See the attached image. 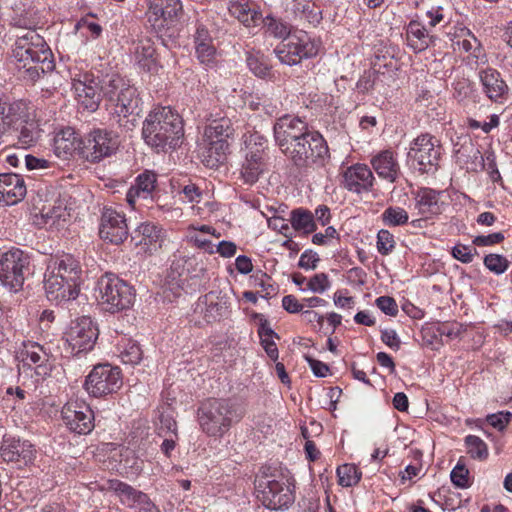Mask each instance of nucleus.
<instances>
[{"instance_id":"obj_24","label":"nucleus","mask_w":512,"mask_h":512,"mask_svg":"<svg viewBox=\"0 0 512 512\" xmlns=\"http://www.w3.org/2000/svg\"><path fill=\"white\" fill-rule=\"evenodd\" d=\"M27 194L23 177L16 173L0 174V205L11 206L20 202Z\"/></svg>"},{"instance_id":"obj_4","label":"nucleus","mask_w":512,"mask_h":512,"mask_svg":"<svg viewBox=\"0 0 512 512\" xmlns=\"http://www.w3.org/2000/svg\"><path fill=\"white\" fill-rule=\"evenodd\" d=\"M245 415L244 407L229 398H210L197 410L200 429L209 437L221 438Z\"/></svg>"},{"instance_id":"obj_5","label":"nucleus","mask_w":512,"mask_h":512,"mask_svg":"<svg viewBox=\"0 0 512 512\" xmlns=\"http://www.w3.org/2000/svg\"><path fill=\"white\" fill-rule=\"evenodd\" d=\"M235 128L232 120L221 117L211 120L204 130L205 149L202 152V162L208 168H217L224 163L229 153V140L233 138Z\"/></svg>"},{"instance_id":"obj_13","label":"nucleus","mask_w":512,"mask_h":512,"mask_svg":"<svg viewBox=\"0 0 512 512\" xmlns=\"http://www.w3.org/2000/svg\"><path fill=\"white\" fill-rule=\"evenodd\" d=\"M277 58L283 64L297 65L304 58H311L317 55L318 45L311 40L305 32L299 35H292L286 42L279 44L274 50Z\"/></svg>"},{"instance_id":"obj_3","label":"nucleus","mask_w":512,"mask_h":512,"mask_svg":"<svg viewBox=\"0 0 512 512\" xmlns=\"http://www.w3.org/2000/svg\"><path fill=\"white\" fill-rule=\"evenodd\" d=\"M101 91L119 126L132 130L142 110L137 89L120 75L112 74L101 80Z\"/></svg>"},{"instance_id":"obj_32","label":"nucleus","mask_w":512,"mask_h":512,"mask_svg":"<svg viewBox=\"0 0 512 512\" xmlns=\"http://www.w3.org/2000/svg\"><path fill=\"white\" fill-rule=\"evenodd\" d=\"M229 11L246 27L256 26L260 23L262 14L257 6L250 0H237L230 3Z\"/></svg>"},{"instance_id":"obj_26","label":"nucleus","mask_w":512,"mask_h":512,"mask_svg":"<svg viewBox=\"0 0 512 512\" xmlns=\"http://www.w3.org/2000/svg\"><path fill=\"white\" fill-rule=\"evenodd\" d=\"M194 311L200 314L206 323H213L227 315L228 305L216 293L210 292L198 299Z\"/></svg>"},{"instance_id":"obj_52","label":"nucleus","mask_w":512,"mask_h":512,"mask_svg":"<svg viewBox=\"0 0 512 512\" xmlns=\"http://www.w3.org/2000/svg\"><path fill=\"white\" fill-rule=\"evenodd\" d=\"M156 175L150 172H144L136 178V185L140 191L144 192V199H147L155 188Z\"/></svg>"},{"instance_id":"obj_54","label":"nucleus","mask_w":512,"mask_h":512,"mask_svg":"<svg viewBox=\"0 0 512 512\" xmlns=\"http://www.w3.org/2000/svg\"><path fill=\"white\" fill-rule=\"evenodd\" d=\"M468 475L469 471L465 465L458 463L451 471L450 478L458 488H467L469 486Z\"/></svg>"},{"instance_id":"obj_1","label":"nucleus","mask_w":512,"mask_h":512,"mask_svg":"<svg viewBox=\"0 0 512 512\" xmlns=\"http://www.w3.org/2000/svg\"><path fill=\"white\" fill-rule=\"evenodd\" d=\"M142 138L157 152L176 149L182 144L184 126L181 116L170 107H156L143 121Z\"/></svg>"},{"instance_id":"obj_18","label":"nucleus","mask_w":512,"mask_h":512,"mask_svg":"<svg viewBox=\"0 0 512 512\" xmlns=\"http://www.w3.org/2000/svg\"><path fill=\"white\" fill-rule=\"evenodd\" d=\"M61 415L67 428L76 434L86 435L94 428V413L85 402L66 403L62 408Z\"/></svg>"},{"instance_id":"obj_51","label":"nucleus","mask_w":512,"mask_h":512,"mask_svg":"<svg viewBox=\"0 0 512 512\" xmlns=\"http://www.w3.org/2000/svg\"><path fill=\"white\" fill-rule=\"evenodd\" d=\"M395 247L394 236L385 229L377 234V250L382 255H388Z\"/></svg>"},{"instance_id":"obj_36","label":"nucleus","mask_w":512,"mask_h":512,"mask_svg":"<svg viewBox=\"0 0 512 512\" xmlns=\"http://www.w3.org/2000/svg\"><path fill=\"white\" fill-rule=\"evenodd\" d=\"M195 50L197 58L201 63H209L215 55V47L212 44V38L209 31L202 25L197 27L195 33Z\"/></svg>"},{"instance_id":"obj_38","label":"nucleus","mask_w":512,"mask_h":512,"mask_svg":"<svg viewBox=\"0 0 512 512\" xmlns=\"http://www.w3.org/2000/svg\"><path fill=\"white\" fill-rule=\"evenodd\" d=\"M451 41L454 50L462 49L476 59L480 57L481 43L469 29L460 28Z\"/></svg>"},{"instance_id":"obj_62","label":"nucleus","mask_w":512,"mask_h":512,"mask_svg":"<svg viewBox=\"0 0 512 512\" xmlns=\"http://www.w3.org/2000/svg\"><path fill=\"white\" fill-rule=\"evenodd\" d=\"M504 240V235L501 232L492 233L486 236H477L473 240V244L477 246H490L498 244Z\"/></svg>"},{"instance_id":"obj_60","label":"nucleus","mask_w":512,"mask_h":512,"mask_svg":"<svg viewBox=\"0 0 512 512\" xmlns=\"http://www.w3.org/2000/svg\"><path fill=\"white\" fill-rule=\"evenodd\" d=\"M320 258L318 254L312 250H306L300 256L298 266L305 270H313L317 267Z\"/></svg>"},{"instance_id":"obj_27","label":"nucleus","mask_w":512,"mask_h":512,"mask_svg":"<svg viewBox=\"0 0 512 512\" xmlns=\"http://www.w3.org/2000/svg\"><path fill=\"white\" fill-rule=\"evenodd\" d=\"M483 92L495 102H501L508 94V85L501 74L492 68H486L479 73Z\"/></svg>"},{"instance_id":"obj_63","label":"nucleus","mask_w":512,"mask_h":512,"mask_svg":"<svg viewBox=\"0 0 512 512\" xmlns=\"http://www.w3.org/2000/svg\"><path fill=\"white\" fill-rule=\"evenodd\" d=\"M461 325L458 323H444L439 325L437 332L440 336H446L449 339H455L460 335Z\"/></svg>"},{"instance_id":"obj_8","label":"nucleus","mask_w":512,"mask_h":512,"mask_svg":"<svg viewBox=\"0 0 512 512\" xmlns=\"http://www.w3.org/2000/svg\"><path fill=\"white\" fill-rule=\"evenodd\" d=\"M17 64L42 62V69H54L53 55L44 38L35 30H28L17 37L13 49Z\"/></svg>"},{"instance_id":"obj_57","label":"nucleus","mask_w":512,"mask_h":512,"mask_svg":"<svg viewBox=\"0 0 512 512\" xmlns=\"http://www.w3.org/2000/svg\"><path fill=\"white\" fill-rule=\"evenodd\" d=\"M475 254H477L475 248L472 249L471 247L462 244H458L452 249L453 257L462 263H471Z\"/></svg>"},{"instance_id":"obj_31","label":"nucleus","mask_w":512,"mask_h":512,"mask_svg":"<svg viewBox=\"0 0 512 512\" xmlns=\"http://www.w3.org/2000/svg\"><path fill=\"white\" fill-rule=\"evenodd\" d=\"M23 365H36L35 371L37 375H47L49 367L47 362L49 354L44 350L43 346L36 342H29L24 345V350L21 352Z\"/></svg>"},{"instance_id":"obj_6","label":"nucleus","mask_w":512,"mask_h":512,"mask_svg":"<svg viewBox=\"0 0 512 512\" xmlns=\"http://www.w3.org/2000/svg\"><path fill=\"white\" fill-rule=\"evenodd\" d=\"M298 168L323 167L330 158L328 145L317 131H310L283 153Z\"/></svg>"},{"instance_id":"obj_29","label":"nucleus","mask_w":512,"mask_h":512,"mask_svg":"<svg viewBox=\"0 0 512 512\" xmlns=\"http://www.w3.org/2000/svg\"><path fill=\"white\" fill-rule=\"evenodd\" d=\"M265 167L264 149L260 146L250 149L246 153L245 161L242 164L241 177L246 184L256 183Z\"/></svg>"},{"instance_id":"obj_25","label":"nucleus","mask_w":512,"mask_h":512,"mask_svg":"<svg viewBox=\"0 0 512 512\" xmlns=\"http://www.w3.org/2000/svg\"><path fill=\"white\" fill-rule=\"evenodd\" d=\"M35 456V449L28 441L8 438L1 446V457L6 462H14L18 467L27 466L32 463Z\"/></svg>"},{"instance_id":"obj_34","label":"nucleus","mask_w":512,"mask_h":512,"mask_svg":"<svg viewBox=\"0 0 512 512\" xmlns=\"http://www.w3.org/2000/svg\"><path fill=\"white\" fill-rule=\"evenodd\" d=\"M442 192L432 188H420L415 196L416 207L422 215L432 216L441 213L439 197Z\"/></svg>"},{"instance_id":"obj_61","label":"nucleus","mask_w":512,"mask_h":512,"mask_svg":"<svg viewBox=\"0 0 512 512\" xmlns=\"http://www.w3.org/2000/svg\"><path fill=\"white\" fill-rule=\"evenodd\" d=\"M305 360L309 364L313 374L316 377L323 378L326 377L329 373V367L324 362L314 359L313 357L309 355L304 356Z\"/></svg>"},{"instance_id":"obj_30","label":"nucleus","mask_w":512,"mask_h":512,"mask_svg":"<svg viewBox=\"0 0 512 512\" xmlns=\"http://www.w3.org/2000/svg\"><path fill=\"white\" fill-rule=\"evenodd\" d=\"M81 138L75 133V131L68 127L61 130L54 137V152L61 159H68L73 156L74 153L80 155V144Z\"/></svg>"},{"instance_id":"obj_23","label":"nucleus","mask_w":512,"mask_h":512,"mask_svg":"<svg viewBox=\"0 0 512 512\" xmlns=\"http://www.w3.org/2000/svg\"><path fill=\"white\" fill-rule=\"evenodd\" d=\"M374 176L365 164H354L345 169L342 174V185L350 192L361 194L370 192L374 185Z\"/></svg>"},{"instance_id":"obj_40","label":"nucleus","mask_w":512,"mask_h":512,"mask_svg":"<svg viewBox=\"0 0 512 512\" xmlns=\"http://www.w3.org/2000/svg\"><path fill=\"white\" fill-rule=\"evenodd\" d=\"M16 123L17 116L13 112V105L4 96L0 95V144L10 136Z\"/></svg>"},{"instance_id":"obj_2","label":"nucleus","mask_w":512,"mask_h":512,"mask_svg":"<svg viewBox=\"0 0 512 512\" xmlns=\"http://www.w3.org/2000/svg\"><path fill=\"white\" fill-rule=\"evenodd\" d=\"M81 281L82 268L73 255L52 257L45 273L46 296L56 303L74 300L79 294Z\"/></svg>"},{"instance_id":"obj_21","label":"nucleus","mask_w":512,"mask_h":512,"mask_svg":"<svg viewBox=\"0 0 512 512\" xmlns=\"http://www.w3.org/2000/svg\"><path fill=\"white\" fill-rule=\"evenodd\" d=\"M129 234L127 220L122 212L113 208H104L99 227L100 237L112 244L123 243Z\"/></svg>"},{"instance_id":"obj_20","label":"nucleus","mask_w":512,"mask_h":512,"mask_svg":"<svg viewBox=\"0 0 512 512\" xmlns=\"http://www.w3.org/2000/svg\"><path fill=\"white\" fill-rule=\"evenodd\" d=\"M34 211V223L47 229H60L70 217L65 201L59 197L45 201L41 207L34 204Z\"/></svg>"},{"instance_id":"obj_33","label":"nucleus","mask_w":512,"mask_h":512,"mask_svg":"<svg viewBox=\"0 0 512 512\" xmlns=\"http://www.w3.org/2000/svg\"><path fill=\"white\" fill-rule=\"evenodd\" d=\"M406 39L415 52H422L434 43L436 36L430 34L421 23L411 21L406 29Z\"/></svg>"},{"instance_id":"obj_59","label":"nucleus","mask_w":512,"mask_h":512,"mask_svg":"<svg viewBox=\"0 0 512 512\" xmlns=\"http://www.w3.org/2000/svg\"><path fill=\"white\" fill-rule=\"evenodd\" d=\"M512 413L510 412H498L487 416V422L499 431H503L508 423L510 422Z\"/></svg>"},{"instance_id":"obj_47","label":"nucleus","mask_w":512,"mask_h":512,"mask_svg":"<svg viewBox=\"0 0 512 512\" xmlns=\"http://www.w3.org/2000/svg\"><path fill=\"white\" fill-rule=\"evenodd\" d=\"M20 76L27 81L35 82L42 75L52 71L53 69H42V62H32L29 65L25 63L17 64Z\"/></svg>"},{"instance_id":"obj_64","label":"nucleus","mask_w":512,"mask_h":512,"mask_svg":"<svg viewBox=\"0 0 512 512\" xmlns=\"http://www.w3.org/2000/svg\"><path fill=\"white\" fill-rule=\"evenodd\" d=\"M274 338L275 337L260 338V344L263 347V349L265 350L267 356L272 361H277V359L279 357V351H278L277 345L274 341Z\"/></svg>"},{"instance_id":"obj_19","label":"nucleus","mask_w":512,"mask_h":512,"mask_svg":"<svg viewBox=\"0 0 512 512\" xmlns=\"http://www.w3.org/2000/svg\"><path fill=\"white\" fill-rule=\"evenodd\" d=\"M107 489L114 492L123 505L136 509L138 512H159L146 493L125 482L118 479L109 480Z\"/></svg>"},{"instance_id":"obj_56","label":"nucleus","mask_w":512,"mask_h":512,"mask_svg":"<svg viewBox=\"0 0 512 512\" xmlns=\"http://www.w3.org/2000/svg\"><path fill=\"white\" fill-rule=\"evenodd\" d=\"M330 287V281L325 273H318L312 276L308 283L307 289L314 293H323Z\"/></svg>"},{"instance_id":"obj_22","label":"nucleus","mask_w":512,"mask_h":512,"mask_svg":"<svg viewBox=\"0 0 512 512\" xmlns=\"http://www.w3.org/2000/svg\"><path fill=\"white\" fill-rule=\"evenodd\" d=\"M148 21L153 27L161 29L165 24L178 21L183 15L181 0H146Z\"/></svg>"},{"instance_id":"obj_15","label":"nucleus","mask_w":512,"mask_h":512,"mask_svg":"<svg viewBox=\"0 0 512 512\" xmlns=\"http://www.w3.org/2000/svg\"><path fill=\"white\" fill-rule=\"evenodd\" d=\"M98 328L87 316L76 319L66 332V342L73 355L88 352L93 349L98 338Z\"/></svg>"},{"instance_id":"obj_42","label":"nucleus","mask_w":512,"mask_h":512,"mask_svg":"<svg viewBox=\"0 0 512 512\" xmlns=\"http://www.w3.org/2000/svg\"><path fill=\"white\" fill-rule=\"evenodd\" d=\"M161 229L151 222L140 224L131 234V240L136 245L152 244L160 238Z\"/></svg>"},{"instance_id":"obj_11","label":"nucleus","mask_w":512,"mask_h":512,"mask_svg":"<svg viewBox=\"0 0 512 512\" xmlns=\"http://www.w3.org/2000/svg\"><path fill=\"white\" fill-rule=\"evenodd\" d=\"M122 375L119 367L110 364L96 365L86 377L84 387L89 395L102 397L117 392L122 387Z\"/></svg>"},{"instance_id":"obj_45","label":"nucleus","mask_w":512,"mask_h":512,"mask_svg":"<svg viewBox=\"0 0 512 512\" xmlns=\"http://www.w3.org/2000/svg\"><path fill=\"white\" fill-rule=\"evenodd\" d=\"M465 445L467 453L471 458L477 460H485L488 457L487 444L478 436L468 435L465 437Z\"/></svg>"},{"instance_id":"obj_17","label":"nucleus","mask_w":512,"mask_h":512,"mask_svg":"<svg viewBox=\"0 0 512 512\" xmlns=\"http://www.w3.org/2000/svg\"><path fill=\"white\" fill-rule=\"evenodd\" d=\"M72 89L78 104L84 109L94 112L101 101V81H96L93 74L82 72L72 77Z\"/></svg>"},{"instance_id":"obj_44","label":"nucleus","mask_w":512,"mask_h":512,"mask_svg":"<svg viewBox=\"0 0 512 512\" xmlns=\"http://www.w3.org/2000/svg\"><path fill=\"white\" fill-rule=\"evenodd\" d=\"M381 219L386 226H402L408 223L409 215L401 207L389 206L382 213Z\"/></svg>"},{"instance_id":"obj_14","label":"nucleus","mask_w":512,"mask_h":512,"mask_svg":"<svg viewBox=\"0 0 512 512\" xmlns=\"http://www.w3.org/2000/svg\"><path fill=\"white\" fill-rule=\"evenodd\" d=\"M257 498L271 510L288 508L294 502V495L284 481L262 477L256 484Z\"/></svg>"},{"instance_id":"obj_39","label":"nucleus","mask_w":512,"mask_h":512,"mask_svg":"<svg viewBox=\"0 0 512 512\" xmlns=\"http://www.w3.org/2000/svg\"><path fill=\"white\" fill-rule=\"evenodd\" d=\"M9 139H17L18 143L24 147L31 146L37 139L35 123L17 117V123L14 125L10 136L5 138V141Z\"/></svg>"},{"instance_id":"obj_53","label":"nucleus","mask_w":512,"mask_h":512,"mask_svg":"<svg viewBox=\"0 0 512 512\" xmlns=\"http://www.w3.org/2000/svg\"><path fill=\"white\" fill-rule=\"evenodd\" d=\"M253 320L258 321V336L259 338L264 337H276V339H279V335L271 328L270 323L268 319L265 317V315L261 313H252L251 315Z\"/></svg>"},{"instance_id":"obj_35","label":"nucleus","mask_w":512,"mask_h":512,"mask_svg":"<svg viewBox=\"0 0 512 512\" xmlns=\"http://www.w3.org/2000/svg\"><path fill=\"white\" fill-rule=\"evenodd\" d=\"M155 47L151 39L142 38L134 45V56L136 62L146 71H151L155 66Z\"/></svg>"},{"instance_id":"obj_10","label":"nucleus","mask_w":512,"mask_h":512,"mask_svg":"<svg viewBox=\"0 0 512 512\" xmlns=\"http://www.w3.org/2000/svg\"><path fill=\"white\" fill-rule=\"evenodd\" d=\"M29 265L28 255L19 248L3 253L0 259V282L11 292H17L24 283V272Z\"/></svg>"},{"instance_id":"obj_37","label":"nucleus","mask_w":512,"mask_h":512,"mask_svg":"<svg viewBox=\"0 0 512 512\" xmlns=\"http://www.w3.org/2000/svg\"><path fill=\"white\" fill-rule=\"evenodd\" d=\"M293 13L295 18L313 26L319 24L322 20V12L312 0H294Z\"/></svg>"},{"instance_id":"obj_16","label":"nucleus","mask_w":512,"mask_h":512,"mask_svg":"<svg viewBox=\"0 0 512 512\" xmlns=\"http://www.w3.org/2000/svg\"><path fill=\"white\" fill-rule=\"evenodd\" d=\"M310 131L304 120L289 114L279 117L273 126L274 138L282 153H285Z\"/></svg>"},{"instance_id":"obj_43","label":"nucleus","mask_w":512,"mask_h":512,"mask_svg":"<svg viewBox=\"0 0 512 512\" xmlns=\"http://www.w3.org/2000/svg\"><path fill=\"white\" fill-rule=\"evenodd\" d=\"M265 33L269 34L278 39L286 40L290 37L291 29L290 25L284 22L280 18H276L272 15H267L265 18H261Z\"/></svg>"},{"instance_id":"obj_58","label":"nucleus","mask_w":512,"mask_h":512,"mask_svg":"<svg viewBox=\"0 0 512 512\" xmlns=\"http://www.w3.org/2000/svg\"><path fill=\"white\" fill-rule=\"evenodd\" d=\"M375 303L386 315L396 316L398 314V305L395 299L390 296H380L376 299Z\"/></svg>"},{"instance_id":"obj_46","label":"nucleus","mask_w":512,"mask_h":512,"mask_svg":"<svg viewBox=\"0 0 512 512\" xmlns=\"http://www.w3.org/2000/svg\"><path fill=\"white\" fill-rule=\"evenodd\" d=\"M338 482L343 487L356 485L361 479V472L354 464H344L337 468Z\"/></svg>"},{"instance_id":"obj_28","label":"nucleus","mask_w":512,"mask_h":512,"mask_svg":"<svg viewBox=\"0 0 512 512\" xmlns=\"http://www.w3.org/2000/svg\"><path fill=\"white\" fill-rule=\"evenodd\" d=\"M371 165L378 176L390 183L401 175L400 165L390 150H384L371 159Z\"/></svg>"},{"instance_id":"obj_9","label":"nucleus","mask_w":512,"mask_h":512,"mask_svg":"<svg viewBox=\"0 0 512 512\" xmlns=\"http://www.w3.org/2000/svg\"><path fill=\"white\" fill-rule=\"evenodd\" d=\"M440 154V141L435 136L424 133L412 141L408 160L420 173H433L437 170Z\"/></svg>"},{"instance_id":"obj_48","label":"nucleus","mask_w":512,"mask_h":512,"mask_svg":"<svg viewBox=\"0 0 512 512\" xmlns=\"http://www.w3.org/2000/svg\"><path fill=\"white\" fill-rule=\"evenodd\" d=\"M484 265L495 274L504 273L509 267V261L502 255L489 254L484 258Z\"/></svg>"},{"instance_id":"obj_49","label":"nucleus","mask_w":512,"mask_h":512,"mask_svg":"<svg viewBox=\"0 0 512 512\" xmlns=\"http://www.w3.org/2000/svg\"><path fill=\"white\" fill-rule=\"evenodd\" d=\"M184 269L190 278H204L206 276V266L201 259L196 256L190 257L185 260Z\"/></svg>"},{"instance_id":"obj_50","label":"nucleus","mask_w":512,"mask_h":512,"mask_svg":"<svg viewBox=\"0 0 512 512\" xmlns=\"http://www.w3.org/2000/svg\"><path fill=\"white\" fill-rule=\"evenodd\" d=\"M142 355L140 345L130 342L121 352V359L125 364L136 365L142 360Z\"/></svg>"},{"instance_id":"obj_55","label":"nucleus","mask_w":512,"mask_h":512,"mask_svg":"<svg viewBox=\"0 0 512 512\" xmlns=\"http://www.w3.org/2000/svg\"><path fill=\"white\" fill-rule=\"evenodd\" d=\"M247 65L258 77H265L270 72V66L261 57L256 55H249L247 57Z\"/></svg>"},{"instance_id":"obj_7","label":"nucleus","mask_w":512,"mask_h":512,"mask_svg":"<svg viewBox=\"0 0 512 512\" xmlns=\"http://www.w3.org/2000/svg\"><path fill=\"white\" fill-rule=\"evenodd\" d=\"M99 296L97 297L102 309L117 313L130 308L134 302L133 287L113 274H105L97 283Z\"/></svg>"},{"instance_id":"obj_12","label":"nucleus","mask_w":512,"mask_h":512,"mask_svg":"<svg viewBox=\"0 0 512 512\" xmlns=\"http://www.w3.org/2000/svg\"><path fill=\"white\" fill-rule=\"evenodd\" d=\"M80 156L89 162H99L118 149L117 136L112 132L95 129L80 140Z\"/></svg>"},{"instance_id":"obj_41","label":"nucleus","mask_w":512,"mask_h":512,"mask_svg":"<svg viewBox=\"0 0 512 512\" xmlns=\"http://www.w3.org/2000/svg\"><path fill=\"white\" fill-rule=\"evenodd\" d=\"M290 222L294 230L308 235L317 229L313 214L305 209L298 208L290 212Z\"/></svg>"}]
</instances>
